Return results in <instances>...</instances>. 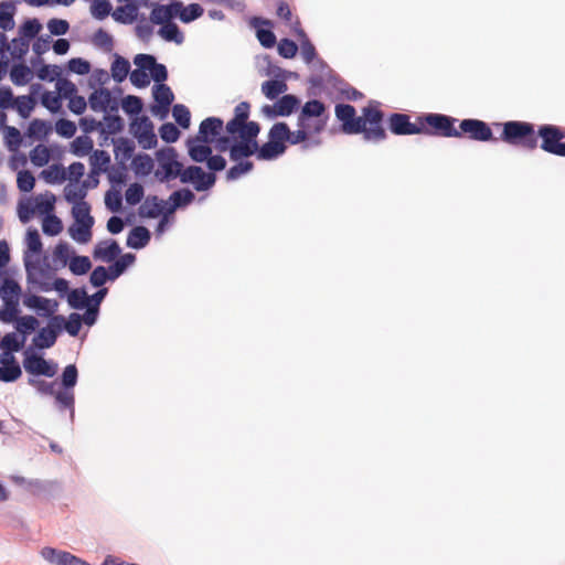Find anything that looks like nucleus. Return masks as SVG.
I'll use <instances>...</instances> for the list:
<instances>
[{
	"instance_id": "1",
	"label": "nucleus",
	"mask_w": 565,
	"mask_h": 565,
	"mask_svg": "<svg viewBox=\"0 0 565 565\" xmlns=\"http://www.w3.org/2000/svg\"><path fill=\"white\" fill-rule=\"evenodd\" d=\"M260 130L252 125L246 130L237 131L236 136L220 137L216 139L215 149L218 152L228 151L232 161H239L252 156H256L258 150L257 136Z\"/></svg>"
},
{
	"instance_id": "2",
	"label": "nucleus",
	"mask_w": 565,
	"mask_h": 565,
	"mask_svg": "<svg viewBox=\"0 0 565 565\" xmlns=\"http://www.w3.org/2000/svg\"><path fill=\"white\" fill-rule=\"evenodd\" d=\"M501 139L512 146L533 150L537 147L534 126L526 121L510 120L503 124Z\"/></svg>"
},
{
	"instance_id": "3",
	"label": "nucleus",
	"mask_w": 565,
	"mask_h": 565,
	"mask_svg": "<svg viewBox=\"0 0 565 565\" xmlns=\"http://www.w3.org/2000/svg\"><path fill=\"white\" fill-rule=\"evenodd\" d=\"M78 381V370L75 364H68L64 367L61 375V388L55 394V405L58 411L68 409L71 420L75 416V394L74 387Z\"/></svg>"
},
{
	"instance_id": "4",
	"label": "nucleus",
	"mask_w": 565,
	"mask_h": 565,
	"mask_svg": "<svg viewBox=\"0 0 565 565\" xmlns=\"http://www.w3.org/2000/svg\"><path fill=\"white\" fill-rule=\"evenodd\" d=\"M542 139L541 149L558 157H565V131L555 125H541L537 136Z\"/></svg>"
},
{
	"instance_id": "5",
	"label": "nucleus",
	"mask_w": 565,
	"mask_h": 565,
	"mask_svg": "<svg viewBox=\"0 0 565 565\" xmlns=\"http://www.w3.org/2000/svg\"><path fill=\"white\" fill-rule=\"evenodd\" d=\"M363 121V139L366 141H382L386 138V132L382 127L383 113L376 107L370 105L363 108V115L360 116Z\"/></svg>"
},
{
	"instance_id": "6",
	"label": "nucleus",
	"mask_w": 565,
	"mask_h": 565,
	"mask_svg": "<svg viewBox=\"0 0 565 565\" xmlns=\"http://www.w3.org/2000/svg\"><path fill=\"white\" fill-rule=\"evenodd\" d=\"M159 168L154 172V177L160 182H167L178 178L182 163L178 161L177 151L173 148L160 150L157 153Z\"/></svg>"
},
{
	"instance_id": "7",
	"label": "nucleus",
	"mask_w": 565,
	"mask_h": 565,
	"mask_svg": "<svg viewBox=\"0 0 565 565\" xmlns=\"http://www.w3.org/2000/svg\"><path fill=\"white\" fill-rule=\"evenodd\" d=\"M281 128H276L275 125L269 129L268 141L263 146L258 145L256 158L263 161H271L286 152L287 146L282 141Z\"/></svg>"
},
{
	"instance_id": "8",
	"label": "nucleus",
	"mask_w": 565,
	"mask_h": 565,
	"mask_svg": "<svg viewBox=\"0 0 565 565\" xmlns=\"http://www.w3.org/2000/svg\"><path fill=\"white\" fill-rule=\"evenodd\" d=\"M23 369L31 377L46 376L53 377L57 373V364L45 360L42 355L31 353L29 350L24 352Z\"/></svg>"
},
{
	"instance_id": "9",
	"label": "nucleus",
	"mask_w": 565,
	"mask_h": 565,
	"mask_svg": "<svg viewBox=\"0 0 565 565\" xmlns=\"http://www.w3.org/2000/svg\"><path fill=\"white\" fill-rule=\"evenodd\" d=\"M130 131L143 149H152L158 143L153 125L147 116L134 119L130 125Z\"/></svg>"
},
{
	"instance_id": "10",
	"label": "nucleus",
	"mask_w": 565,
	"mask_h": 565,
	"mask_svg": "<svg viewBox=\"0 0 565 565\" xmlns=\"http://www.w3.org/2000/svg\"><path fill=\"white\" fill-rule=\"evenodd\" d=\"M335 117L341 121V129L347 135H356L363 130V121L356 116L355 108L350 104H337Z\"/></svg>"
},
{
	"instance_id": "11",
	"label": "nucleus",
	"mask_w": 565,
	"mask_h": 565,
	"mask_svg": "<svg viewBox=\"0 0 565 565\" xmlns=\"http://www.w3.org/2000/svg\"><path fill=\"white\" fill-rule=\"evenodd\" d=\"M64 317L53 316L46 327L39 330L38 334L33 338V344L38 349L52 348L57 339L58 333L63 330Z\"/></svg>"
},
{
	"instance_id": "12",
	"label": "nucleus",
	"mask_w": 565,
	"mask_h": 565,
	"mask_svg": "<svg viewBox=\"0 0 565 565\" xmlns=\"http://www.w3.org/2000/svg\"><path fill=\"white\" fill-rule=\"evenodd\" d=\"M250 105L247 102H241L234 108V117L227 121L225 131L230 136H236L237 131L246 130L247 127L254 125L258 130L260 126L256 121H248Z\"/></svg>"
},
{
	"instance_id": "13",
	"label": "nucleus",
	"mask_w": 565,
	"mask_h": 565,
	"mask_svg": "<svg viewBox=\"0 0 565 565\" xmlns=\"http://www.w3.org/2000/svg\"><path fill=\"white\" fill-rule=\"evenodd\" d=\"M22 302L28 309L34 310L39 316L50 319L56 316L55 312L58 309V302L56 300L31 292H24L22 295Z\"/></svg>"
},
{
	"instance_id": "14",
	"label": "nucleus",
	"mask_w": 565,
	"mask_h": 565,
	"mask_svg": "<svg viewBox=\"0 0 565 565\" xmlns=\"http://www.w3.org/2000/svg\"><path fill=\"white\" fill-rule=\"evenodd\" d=\"M388 127L390 130L394 135H417V134H427L433 135L429 129L425 128L424 126H418L416 124H413L411 121V118L408 115L394 113L388 118Z\"/></svg>"
},
{
	"instance_id": "15",
	"label": "nucleus",
	"mask_w": 565,
	"mask_h": 565,
	"mask_svg": "<svg viewBox=\"0 0 565 565\" xmlns=\"http://www.w3.org/2000/svg\"><path fill=\"white\" fill-rule=\"evenodd\" d=\"M422 120L435 129V134L444 137H461V132L454 125L457 119L443 114H427Z\"/></svg>"
},
{
	"instance_id": "16",
	"label": "nucleus",
	"mask_w": 565,
	"mask_h": 565,
	"mask_svg": "<svg viewBox=\"0 0 565 565\" xmlns=\"http://www.w3.org/2000/svg\"><path fill=\"white\" fill-rule=\"evenodd\" d=\"M460 132L469 136L470 139L477 141L495 140L489 125L479 119H463L459 125Z\"/></svg>"
},
{
	"instance_id": "17",
	"label": "nucleus",
	"mask_w": 565,
	"mask_h": 565,
	"mask_svg": "<svg viewBox=\"0 0 565 565\" xmlns=\"http://www.w3.org/2000/svg\"><path fill=\"white\" fill-rule=\"evenodd\" d=\"M152 96L156 105L151 106L153 115L167 116L169 107L174 99L171 88L166 84H154L152 87Z\"/></svg>"
},
{
	"instance_id": "18",
	"label": "nucleus",
	"mask_w": 565,
	"mask_h": 565,
	"mask_svg": "<svg viewBox=\"0 0 565 565\" xmlns=\"http://www.w3.org/2000/svg\"><path fill=\"white\" fill-rule=\"evenodd\" d=\"M224 122L218 117H207L201 121L198 135L199 140L207 141L210 143L215 142L221 136Z\"/></svg>"
},
{
	"instance_id": "19",
	"label": "nucleus",
	"mask_w": 565,
	"mask_h": 565,
	"mask_svg": "<svg viewBox=\"0 0 565 565\" xmlns=\"http://www.w3.org/2000/svg\"><path fill=\"white\" fill-rule=\"evenodd\" d=\"M250 25L256 29V36L264 47L270 49L276 44V35L269 29L273 25L270 20L254 17L250 19Z\"/></svg>"
},
{
	"instance_id": "20",
	"label": "nucleus",
	"mask_w": 565,
	"mask_h": 565,
	"mask_svg": "<svg viewBox=\"0 0 565 565\" xmlns=\"http://www.w3.org/2000/svg\"><path fill=\"white\" fill-rule=\"evenodd\" d=\"M307 65L311 72L309 77V83L311 86L322 87L327 82L330 81L332 72L323 60L317 57L310 63H307Z\"/></svg>"
},
{
	"instance_id": "21",
	"label": "nucleus",
	"mask_w": 565,
	"mask_h": 565,
	"mask_svg": "<svg viewBox=\"0 0 565 565\" xmlns=\"http://www.w3.org/2000/svg\"><path fill=\"white\" fill-rule=\"evenodd\" d=\"M178 8L180 6L177 1L169 4L154 3L150 12V22L158 25L171 23L174 18H178Z\"/></svg>"
},
{
	"instance_id": "22",
	"label": "nucleus",
	"mask_w": 565,
	"mask_h": 565,
	"mask_svg": "<svg viewBox=\"0 0 565 565\" xmlns=\"http://www.w3.org/2000/svg\"><path fill=\"white\" fill-rule=\"evenodd\" d=\"M326 113V105L318 100L311 99L305 103L300 114L298 115V126H311V119H322Z\"/></svg>"
},
{
	"instance_id": "23",
	"label": "nucleus",
	"mask_w": 565,
	"mask_h": 565,
	"mask_svg": "<svg viewBox=\"0 0 565 565\" xmlns=\"http://www.w3.org/2000/svg\"><path fill=\"white\" fill-rule=\"evenodd\" d=\"M168 202L159 199L157 195L146 198L139 207V214L142 217L156 218L167 212Z\"/></svg>"
},
{
	"instance_id": "24",
	"label": "nucleus",
	"mask_w": 565,
	"mask_h": 565,
	"mask_svg": "<svg viewBox=\"0 0 565 565\" xmlns=\"http://www.w3.org/2000/svg\"><path fill=\"white\" fill-rule=\"evenodd\" d=\"M120 253L121 248L119 244L115 239H109L98 243L94 248L93 256L95 259L110 263L115 260Z\"/></svg>"
},
{
	"instance_id": "25",
	"label": "nucleus",
	"mask_w": 565,
	"mask_h": 565,
	"mask_svg": "<svg viewBox=\"0 0 565 565\" xmlns=\"http://www.w3.org/2000/svg\"><path fill=\"white\" fill-rule=\"evenodd\" d=\"M276 128H281L284 143L299 145L306 142L309 138V130L311 126H298V129L291 131L286 122L274 124Z\"/></svg>"
},
{
	"instance_id": "26",
	"label": "nucleus",
	"mask_w": 565,
	"mask_h": 565,
	"mask_svg": "<svg viewBox=\"0 0 565 565\" xmlns=\"http://www.w3.org/2000/svg\"><path fill=\"white\" fill-rule=\"evenodd\" d=\"M186 148L190 158L194 162H205L210 154H212L210 142L201 141L198 137L189 138L186 140Z\"/></svg>"
},
{
	"instance_id": "27",
	"label": "nucleus",
	"mask_w": 565,
	"mask_h": 565,
	"mask_svg": "<svg viewBox=\"0 0 565 565\" xmlns=\"http://www.w3.org/2000/svg\"><path fill=\"white\" fill-rule=\"evenodd\" d=\"M194 199H195V195L190 189H188V188L179 189V190L172 192L169 196V200H167V202H168L167 212L174 213L178 209H181V207H184V206L191 204L194 201Z\"/></svg>"
},
{
	"instance_id": "28",
	"label": "nucleus",
	"mask_w": 565,
	"mask_h": 565,
	"mask_svg": "<svg viewBox=\"0 0 565 565\" xmlns=\"http://www.w3.org/2000/svg\"><path fill=\"white\" fill-rule=\"evenodd\" d=\"M150 238L151 234L147 227L136 226L129 232L126 244L130 248L141 249L148 245Z\"/></svg>"
},
{
	"instance_id": "29",
	"label": "nucleus",
	"mask_w": 565,
	"mask_h": 565,
	"mask_svg": "<svg viewBox=\"0 0 565 565\" xmlns=\"http://www.w3.org/2000/svg\"><path fill=\"white\" fill-rule=\"evenodd\" d=\"M139 8L134 2L119 6L113 11L111 15L116 22L131 24L138 18Z\"/></svg>"
},
{
	"instance_id": "30",
	"label": "nucleus",
	"mask_w": 565,
	"mask_h": 565,
	"mask_svg": "<svg viewBox=\"0 0 565 565\" xmlns=\"http://www.w3.org/2000/svg\"><path fill=\"white\" fill-rule=\"evenodd\" d=\"M111 102V94L107 88L94 90L88 97V104L94 111L106 113Z\"/></svg>"
},
{
	"instance_id": "31",
	"label": "nucleus",
	"mask_w": 565,
	"mask_h": 565,
	"mask_svg": "<svg viewBox=\"0 0 565 565\" xmlns=\"http://www.w3.org/2000/svg\"><path fill=\"white\" fill-rule=\"evenodd\" d=\"M177 2L180 6V8H178V10H177L178 18L183 23H191V22L195 21L196 19H199L200 17H202L204 13L203 7L199 3H190L188 6H184L183 2H181V1H177Z\"/></svg>"
},
{
	"instance_id": "32",
	"label": "nucleus",
	"mask_w": 565,
	"mask_h": 565,
	"mask_svg": "<svg viewBox=\"0 0 565 565\" xmlns=\"http://www.w3.org/2000/svg\"><path fill=\"white\" fill-rule=\"evenodd\" d=\"M52 131L50 121L43 119H33L26 129V136L36 140H44Z\"/></svg>"
},
{
	"instance_id": "33",
	"label": "nucleus",
	"mask_w": 565,
	"mask_h": 565,
	"mask_svg": "<svg viewBox=\"0 0 565 565\" xmlns=\"http://www.w3.org/2000/svg\"><path fill=\"white\" fill-rule=\"evenodd\" d=\"M94 224L85 222H75L68 227L70 236L77 243L86 244L92 238V227Z\"/></svg>"
},
{
	"instance_id": "34",
	"label": "nucleus",
	"mask_w": 565,
	"mask_h": 565,
	"mask_svg": "<svg viewBox=\"0 0 565 565\" xmlns=\"http://www.w3.org/2000/svg\"><path fill=\"white\" fill-rule=\"evenodd\" d=\"M124 129V120L118 115H105L104 122H102L100 135L104 140L108 139L109 135H116Z\"/></svg>"
},
{
	"instance_id": "35",
	"label": "nucleus",
	"mask_w": 565,
	"mask_h": 565,
	"mask_svg": "<svg viewBox=\"0 0 565 565\" xmlns=\"http://www.w3.org/2000/svg\"><path fill=\"white\" fill-rule=\"evenodd\" d=\"M114 146L115 158L117 160L125 164L126 161L131 159L135 150V143L132 140L121 137L114 140Z\"/></svg>"
},
{
	"instance_id": "36",
	"label": "nucleus",
	"mask_w": 565,
	"mask_h": 565,
	"mask_svg": "<svg viewBox=\"0 0 565 565\" xmlns=\"http://www.w3.org/2000/svg\"><path fill=\"white\" fill-rule=\"evenodd\" d=\"M33 78L32 70L25 64H14L10 70V79L17 86H24Z\"/></svg>"
},
{
	"instance_id": "37",
	"label": "nucleus",
	"mask_w": 565,
	"mask_h": 565,
	"mask_svg": "<svg viewBox=\"0 0 565 565\" xmlns=\"http://www.w3.org/2000/svg\"><path fill=\"white\" fill-rule=\"evenodd\" d=\"M56 198L53 193L46 191L45 193L38 194L33 200L36 213L47 215L52 214L54 210Z\"/></svg>"
},
{
	"instance_id": "38",
	"label": "nucleus",
	"mask_w": 565,
	"mask_h": 565,
	"mask_svg": "<svg viewBox=\"0 0 565 565\" xmlns=\"http://www.w3.org/2000/svg\"><path fill=\"white\" fill-rule=\"evenodd\" d=\"M158 35L166 42H173L178 45L184 41L183 33L174 22L161 25L158 30Z\"/></svg>"
},
{
	"instance_id": "39",
	"label": "nucleus",
	"mask_w": 565,
	"mask_h": 565,
	"mask_svg": "<svg viewBox=\"0 0 565 565\" xmlns=\"http://www.w3.org/2000/svg\"><path fill=\"white\" fill-rule=\"evenodd\" d=\"M110 72L115 82L122 83L130 72L129 61L120 55H116L111 63Z\"/></svg>"
},
{
	"instance_id": "40",
	"label": "nucleus",
	"mask_w": 565,
	"mask_h": 565,
	"mask_svg": "<svg viewBox=\"0 0 565 565\" xmlns=\"http://www.w3.org/2000/svg\"><path fill=\"white\" fill-rule=\"evenodd\" d=\"M15 7L12 2L2 1L0 3V29L10 31L14 28Z\"/></svg>"
},
{
	"instance_id": "41",
	"label": "nucleus",
	"mask_w": 565,
	"mask_h": 565,
	"mask_svg": "<svg viewBox=\"0 0 565 565\" xmlns=\"http://www.w3.org/2000/svg\"><path fill=\"white\" fill-rule=\"evenodd\" d=\"M87 194V186L85 183L79 185L77 182H70L64 188V198L68 203L75 204L79 202H84V199Z\"/></svg>"
},
{
	"instance_id": "42",
	"label": "nucleus",
	"mask_w": 565,
	"mask_h": 565,
	"mask_svg": "<svg viewBox=\"0 0 565 565\" xmlns=\"http://www.w3.org/2000/svg\"><path fill=\"white\" fill-rule=\"evenodd\" d=\"M131 167L137 175L146 177L153 169V160L149 154L140 153L132 159Z\"/></svg>"
},
{
	"instance_id": "43",
	"label": "nucleus",
	"mask_w": 565,
	"mask_h": 565,
	"mask_svg": "<svg viewBox=\"0 0 565 565\" xmlns=\"http://www.w3.org/2000/svg\"><path fill=\"white\" fill-rule=\"evenodd\" d=\"M22 289L21 286L11 278H4L0 286V297L2 300L19 301Z\"/></svg>"
},
{
	"instance_id": "44",
	"label": "nucleus",
	"mask_w": 565,
	"mask_h": 565,
	"mask_svg": "<svg viewBox=\"0 0 565 565\" xmlns=\"http://www.w3.org/2000/svg\"><path fill=\"white\" fill-rule=\"evenodd\" d=\"M135 260L136 256L131 253L124 254L119 259L115 260L108 267V270L111 275L110 280H115L121 276L125 270L135 263Z\"/></svg>"
},
{
	"instance_id": "45",
	"label": "nucleus",
	"mask_w": 565,
	"mask_h": 565,
	"mask_svg": "<svg viewBox=\"0 0 565 565\" xmlns=\"http://www.w3.org/2000/svg\"><path fill=\"white\" fill-rule=\"evenodd\" d=\"M36 105V99L33 96H18L14 99L13 108L18 111L21 118L26 119L30 117Z\"/></svg>"
},
{
	"instance_id": "46",
	"label": "nucleus",
	"mask_w": 565,
	"mask_h": 565,
	"mask_svg": "<svg viewBox=\"0 0 565 565\" xmlns=\"http://www.w3.org/2000/svg\"><path fill=\"white\" fill-rule=\"evenodd\" d=\"M67 302L71 308L76 310H83L89 306V298L85 288L72 289L67 295Z\"/></svg>"
},
{
	"instance_id": "47",
	"label": "nucleus",
	"mask_w": 565,
	"mask_h": 565,
	"mask_svg": "<svg viewBox=\"0 0 565 565\" xmlns=\"http://www.w3.org/2000/svg\"><path fill=\"white\" fill-rule=\"evenodd\" d=\"M288 89L284 81L269 79L262 84V92L268 99H276Z\"/></svg>"
},
{
	"instance_id": "48",
	"label": "nucleus",
	"mask_w": 565,
	"mask_h": 565,
	"mask_svg": "<svg viewBox=\"0 0 565 565\" xmlns=\"http://www.w3.org/2000/svg\"><path fill=\"white\" fill-rule=\"evenodd\" d=\"M24 267L26 273V281L29 285L36 287L40 279L39 276L44 273L41 268L39 260H31L30 256L24 255Z\"/></svg>"
},
{
	"instance_id": "49",
	"label": "nucleus",
	"mask_w": 565,
	"mask_h": 565,
	"mask_svg": "<svg viewBox=\"0 0 565 565\" xmlns=\"http://www.w3.org/2000/svg\"><path fill=\"white\" fill-rule=\"evenodd\" d=\"M66 177V170L58 164H53L41 172V178L50 184L62 183Z\"/></svg>"
},
{
	"instance_id": "50",
	"label": "nucleus",
	"mask_w": 565,
	"mask_h": 565,
	"mask_svg": "<svg viewBox=\"0 0 565 565\" xmlns=\"http://www.w3.org/2000/svg\"><path fill=\"white\" fill-rule=\"evenodd\" d=\"M3 306L0 309V320L3 323L14 322L19 318V301L15 300H2Z\"/></svg>"
},
{
	"instance_id": "51",
	"label": "nucleus",
	"mask_w": 565,
	"mask_h": 565,
	"mask_svg": "<svg viewBox=\"0 0 565 565\" xmlns=\"http://www.w3.org/2000/svg\"><path fill=\"white\" fill-rule=\"evenodd\" d=\"M93 147L94 142L90 137L79 136L73 140L71 145V151L77 157H84L93 150Z\"/></svg>"
},
{
	"instance_id": "52",
	"label": "nucleus",
	"mask_w": 565,
	"mask_h": 565,
	"mask_svg": "<svg viewBox=\"0 0 565 565\" xmlns=\"http://www.w3.org/2000/svg\"><path fill=\"white\" fill-rule=\"evenodd\" d=\"M235 162H236V164L231 167L226 172L227 181H235V180L239 179L242 175L250 172L254 168V163L248 160H239V161H235Z\"/></svg>"
},
{
	"instance_id": "53",
	"label": "nucleus",
	"mask_w": 565,
	"mask_h": 565,
	"mask_svg": "<svg viewBox=\"0 0 565 565\" xmlns=\"http://www.w3.org/2000/svg\"><path fill=\"white\" fill-rule=\"evenodd\" d=\"M28 384L32 387H34L38 392V394L40 395H43V396H54L55 397V394H56V390H55V386H56V382H47V381H44V380H40L38 377H29L28 379Z\"/></svg>"
},
{
	"instance_id": "54",
	"label": "nucleus",
	"mask_w": 565,
	"mask_h": 565,
	"mask_svg": "<svg viewBox=\"0 0 565 565\" xmlns=\"http://www.w3.org/2000/svg\"><path fill=\"white\" fill-rule=\"evenodd\" d=\"M300 54L305 63H310L312 60L319 57L315 45L311 43L306 32H299Z\"/></svg>"
},
{
	"instance_id": "55",
	"label": "nucleus",
	"mask_w": 565,
	"mask_h": 565,
	"mask_svg": "<svg viewBox=\"0 0 565 565\" xmlns=\"http://www.w3.org/2000/svg\"><path fill=\"white\" fill-rule=\"evenodd\" d=\"M68 267L74 275L82 276L90 270L92 262L87 256H74L68 263Z\"/></svg>"
},
{
	"instance_id": "56",
	"label": "nucleus",
	"mask_w": 565,
	"mask_h": 565,
	"mask_svg": "<svg viewBox=\"0 0 565 565\" xmlns=\"http://www.w3.org/2000/svg\"><path fill=\"white\" fill-rule=\"evenodd\" d=\"M4 142L9 151H18L22 142L20 130L15 127L7 126L4 128Z\"/></svg>"
},
{
	"instance_id": "57",
	"label": "nucleus",
	"mask_w": 565,
	"mask_h": 565,
	"mask_svg": "<svg viewBox=\"0 0 565 565\" xmlns=\"http://www.w3.org/2000/svg\"><path fill=\"white\" fill-rule=\"evenodd\" d=\"M109 163L110 156L105 150H95L90 156L92 172L94 173H99L100 171L106 170Z\"/></svg>"
},
{
	"instance_id": "58",
	"label": "nucleus",
	"mask_w": 565,
	"mask_h": 565,
	"mask_svg": "<svg viewBox=\"0 0 565 565\" xmlns=\"http://www.w3.org/2000/svg\"><path fill=\"white\" fill-rule=\"evenodd\" d=\"M72 215L75 222L94 224V217L90 215V206L86 201L73 204Z\"/></svg>"
},
{
	"instance_id": "59",
	"label": "nucleus",
	"mask_w": 565,
	"mask_h": 565,
	"mask_svg": "<svg viewBox=\"0 0 565 565\" xmlns=\"http://www.w3.org/2000/svg\"><path fill=\"white\" fill-rule=\"evenodd\" d=\"M42 230L49 236H56L63 230L62 221L54 214H47L43 218Z\"/></svg>"
},
{
	"instance_id": "60",
	"label": "nucleus",
	"mask_w": 565,
	"mask_h": 565,
	"mask_svg": "<svg viewBox=\"0 0 565 565\" xmlns=\"http://www.w3.org/2000/svg\"><path fill=\"white\" fill-rule=\"evenodd\" d=\"M25 242H26L28 250L25 252L24 255L29 256V253H31L33 255H39L42 252L43 245H42V241H41L39 231L36 228L28 230Z\"/></svg>"
},
{
	"instance_id": "61",
	"label": "nucleus",
	"mask_w": 565,
	"mask_h": 565,
	"mask_svg": "<svg viewBox=\"0 0 565 565\" xmlns=\"http://www.w3.org/2000/svg\"><path fill=\"white\" fill-rule=\"evenodd\" d=\"M299 105V99L295 95H284L277 100V108L280 116L291 115Z\"/></svg>"
},
{
	"instance_id": "62",
	"label": "nucleus",
	"mask_w": 565,
	"mask_h": 565,
	"mask_svg": "<svg viewBox=\"0 0 565 565\" xmlns=\"http://www.w3.org/2000/svg\"><path fill=\"white\" fill-rule=\"evenodd\" d=\"M51 159L50 150L44 145H38L30 152V160L36 167H44Z\"/></svg>"
},
{
	"instance_id": "63",
	"label": "nucleus",
	"mask_w": 565,
	"mask_h": 565,
	"mask_svg": "<svg viewBox=\"0 0 565 565\" xmlns=\"http://www.w3.org/2000/svg\"><path fill=\"white\" fill-rule=\"evenodd\" d=\"M41 29L42 24L38 19H29L19 28V34L28 41L35 38Z\"/></svg>"
},
{
	"instance_id": "64",
	"label": "nucleus",
	"mask_w": 565,
	"mask_h": 565,
	"mask_svg": "<svg viewBox=\"0 0 565 565\" xmlns=\"http://www.w3.org/2000/svg\"><path fill=\"white\" fill-rule=\"evenodd\" d=\"M14 322L15 330L23 335L31 333L39 326V320L33 316H21Z\"/></svg>"
}]
</instances>
